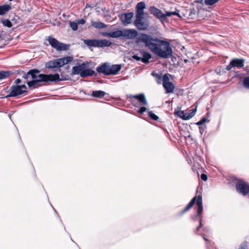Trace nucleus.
<instances>
[{"label":"nucleus","instance_id":"1","mask_svg":"<svg viewBox=\"0 0 249 249\" xmlns=\"http://www.w3.org/2000/svg\"><path fill=\"white\" fill-rule=\"evenodd\" d=\"M123 37L128 39L136 38L137 44L143 43L152 52L160 57L168 58L172 55V49L170 43L167 41L146 34L140 33L138 35V32L134 29L124 30Z\"/></svg>","mask_w":249,"mask_h":249},{"label":"nucleus","instance_id":"2","mask_svg":"<svg viewBox=\"0 0 249 249\" xmlns=\"http://www.w3.org/2000/svg\"><path fill=\"white\" fill-rule=\"evenodd\" d=\"M40 71L36 69H32L28 71V74L30 75V79H33L32 81H28L27 84L28 86L34 88L41 86L39 84L41 82H56L61 81L62 79H60L59 75L57 73L54 74H39Z\"/></svg>","mask_w":249,"mask_h":249},{"label":"nucleus","instance_id":"3","mask_svg":"<svg viewBox=\"0 0 249 249\" xmlns=\"http://www.w3.org/2000/svg\"><path fill=\"white\" fill-rule=\"evenodd\" d=\"M121 68L122 65L120 64L109 65L107 63H104L98 67L96 70L98 72L103 73L105 75H110L117 74Z\"/></svg>","mask_w":249,"mask_h":249},{"label":"nucleus","instance_id":"4","mask_svg":"<svg viewBox=\"0 0 249 249\" xmlns=\"http://www.w3.org/2000/svg\"><path fill=\"white\" fill-rule=\"evenodd\" d=\"M83 42L88 46L89 48H90L91 47L104 48L106 47H109L112 44V43L109 40L106 39H84Z\"/></svg>","mask_w":249,"mask_h":249},{"label":"nucleus","instance_id":"5","mask_svg":"<svg viewBox=\"0 0 249 249\" xmlns=\"http://www.w3.org/2000/svg\"><path fill=\"white\" fill-rule=\"evenodd\" d=\"M196 202V205L198 207L197 210V216H199L203 211L202 199L201 195H199L197 198L196 196L194 197L188 204L187 206L182 211L181 213H183L190 210L195 204Z\"/></svg>","mask_w":249,"mask_h":249},{"label":"nucleus","instance_id":"6","mask_svg":"<svg viewBox=\"0 0 249 249\" xmlns=\"http://www.w3.org/2000/svg\"><path fill=\"white\" fill-rule=\"evenodd\" d=\"M48 41L50 45L57 51H67L70 47V45L60 42L52 36H49Z\"/></svg>","mask_w":249,"mask_h":249},{"label":"nucleus","instance_id":"7","mask_svg":"<svg viewBox=\"0 0 249 249\" xmlns=\"http://www.w3.org/2000/svg\"><path fill=\"white\" fill-rule=\"evenodd\" d=\"M134 25L140 31L147 30L149 27V22L143 19V16H135Z\"/></svg>","mask_w":249,"mask_h":249},{"label":"nucleus","instance_id":"8","mask_svg":"<svg viewBox=\"0 0 249 249\" xmlns=\"http://www.w3.org/2000/svg\"><path fill=\"white\" fill-rule=\"evenodd\" d=\"M27 92V90L20 89L19 85H13L10 87V90L8 91L9 94L4 97V98H8L17 97Z\"/></svg>","mask_w":249,"mask_h":249},{"label":"nucleus","instance_id":"9","mask_svg":"<svg viewBox=\"0 0 249 249\" xmlns=\"http://www.w3.org/2000/svg\"><path fill=\"white\" fill-rule=\"evenodd\" d=\"M237 191L244 196L249 193V184L241 180H240L236 184Z\"/></svg>","mask_w":249,"mask_h":249},{"label":"nucleus","instance_id":"10","mask_svg":"<svg viewBox=\"0 0 249 249\" xmlns=\"http://www.w3.org/2000/svg\"><path fill=\"white\" fill-rule=\"evenodd\" d=\"M162 85L166 93L173 92L175 89L174 85L169 81V78L166 74H164L163 76Z\"/></svg>","mask_w":249,"mask_h":249},{"label":"nucleus","instance_id":"11","mask_svg":"<svg viewBox=\"0 0 249 249\" xmlns=\"http://www.w3.org/2000/svg\"><path fill=\"white\" fill-rule=\"evenodd\" d=\"M245 60L244 59L236 58L232 59L230 64L227 66L226 70L230 71L233 67H237L239 69L242 68L244 66Z\"/></svg>","mask_w":249,"mask_h":249},{"label":"nucleus","instance_id":"12","mask_svg":"<svg viewBox=\"0 0 249 249\" xmlns=\"http://www.w3.org/2000/svg\"><path fill=\"white\" fill-rule=\"evenodd\" d=\"M149 11L151 14L159 19L162 22L165 20L166 18L165 14L162 13L160 10L155 6H151L149 8Z\"/></svg>","mask_w":249,"mask_h":249},{"label":"nucleus","instance_id":"13","mask_svg":"<svg viewBox=\"0 0 249 249\" xmlns=\"http://www.w3.org/2000/svg\"><path fill=\"white\" fill-rule=\"evenodd\" d=\"M133 16L134 14L132 12L124 13L121 15L120 20L124 25H127L132 22Z\"/></svg>","mask_w":249,"mask_h":249},{"label":"nucleus","instance_id":"14","mask_svg":"<svg viewBox=\"0 0 249 249\" xmlns=\"http://www.w3.org/2000/svg\"><path fill=\"white\" fill-rule=\"evenodd\" d=\"M59 59L51 60L45 64V67L47 69H53L61 67Z\"/></svg>","mask_w":249,"mask_h":249},{"label":"nucleus","instance_id":"15","mask_svg":"<svg viewBox=\"0 0 249 249\" xmlns=\"http://www.w3.org/2000/svg\"><path fill=\"white\" fill-rule=\"evenodd\" d=\"M145 8V3L143 1H141L137 3L136 10L135 16H144V9Z\"/></svg>","mask_w":249,"mask_h":249},{"label":"nucleus","instance_id":"16","mask_svg":"<svg viewBox=\"0 0 249 249\" xmlns=\"http://www.w3.org/2000/svg\"><path fill=\"white\" fill-rule=\"evenodd\" d=\"M87 68V65L85 63H83L77 66H74L72 69V74H79L81 76L82 72L84 69Z\"/></svg>","mask_w":249,"mask_h":249},{"label":"nucleus","instance_id":"17","mask_svg":"<svg viewBox=\"0 0 249 249\" xmlns=\"http://www.w3.org/2000/svg\"><path fill=\"white\" fill-rule=\"evenodd\" d=\"M132 98L136 99L141 104V105L147 106L148 103L143 94H139L135 95H131Z\"/></svg>","mask_w":249,"mask_h":249},{"label":"nucleus","instance_id":"18","mask_svg":"<svg viewBox=\"0 0 249 249\" xmlns=\"http://www.w3.org/2000/svg\"><path fill=\"white\" fill-rule=\"evenodd\" d=\"M141 54L142 55V62L145 64H147L149 62V59L152 58L151 54L143 50H141L140 52Z\"/></svg>","mask_w":249,"mask_h":249},{"label":"nucleus","instance_id":"19","mask_svg":"<svg viewBox=\"0 0 249 249\" xmlns=\"http://www.w3.org/2000/svg\"><path fill=\"white\" fill-rule=\"evenodd\" d=\"M12 9L11 4H4L0 5V16L6 14Z\"/></svg>","mask_w":249,"mask_h":249},{"label":"nucleus","instance_id":"20","mask_svg":"<svg viewBox=\"0 0 249 249\" xmlns=\"http://www.w3.org/2000/svg\"><path fill=\"white\" fill-rule=\"evenodd\" d=\"M91 25L92 27L96 29H102L107 27V25L102 22H97L94 21H91Z\"/></svg>","mask_w":249,"mask_h":249},{"label":"nucleus","instance_id":"21","mask_svg":"<svg viewBox=\"0 0 249 249\" xmlns=\"http://www.w3.org/2000/svg\"><path fill=\"white\" fill-rule=\"evenodd\" d=\"M94 71L90 69H84L83 71L82 72L81 77L85 78L87 76H92L94 74Z\"/></svg>","mask_w":249,"mask_h":249},{"label":"nucleus","instance_id":"22","mask_svg":"<svg viewBox=\"0 0 249 249\" xmlns=\"http://www.w3.org/2000/svg\"><path fill=\"white\" fill-rule=\"evenodd\" d=\"M59 59L61 63V66L63 67L64 65L71 62L73 60V58L72 56H66Z\"/></svg>","mask_w":249,"mask_h":249},{"label":"nucleus","instance_id":"23","mask_svg":"<svg viewBox=\"0 0 249 249\" xmlns=\"http://www.w3.org/2000/svg\"><path fill=\"white\" fill-rule=\"evenodd\" d=\"M106 94V92L102 90H93L92 92L91 96L97 98H102Z\"/></svg>","mask_w":249,"mask_h":249},{"label":"nucleus","instance_id":"24","mask_svg":"<svg viewBox=\"0 0 249 249\" xmlns=\"http://www.w3.org/2000/svg\"><path fill=\"white\" fill-rule=\"evenodd\" d=\"M111 37L112 38H118L121 36H123V31L117 30L113 32H111Z\"/></svg>","mask_w":249,"mask_h":249},{"label":"nucleus","instance_id":"25","mask_svg":"<svg viewBox=\"0 0 249 249\" xmlns=\"http://www.w3.org/2000/svg\"><path fill=\"white\" fill-rule=\"evenodd\" d=\"M10 74L11 73L9 71H0V80L8 77Z\"/></svg>","mask_w":249,"mask_h":249},{"label":"nucleus","instance_id":"26","mask_svg":"<svg viewBox=\"0 0 249 249\" xmlns=\"http://www.w3.org/2000/svg\"><path fill=\"white\" fill-rule=\"evenodd\" d=\"M1 22L2 23L4 26L8 28H11L12 26V23H11L10 20H9L8 19H2L1 20Z\"/></svg>","mask_w":249,"mask_h":249},{"label":"nucleus","instance_id":"27","mask_svg":"<svg viewBox=\"0 0 249 249\" xmlns=\"http://www.w3.org/2000/svg\"><path fill=\"white\" fill-rule=\"evenodd\" d=\"M244 87L246 89H249V76L245 77L243 80Z\"/></svg>","mask_w":249,"mask_h":249},{"label":"nucleus","instance_id":"28","mask_svg":"<svg viewBox=\"0 0 249 249\" xmlns=\"http://www.w3.org/2000/svg\"><path fill=\"white\" fill-rule=\"evenodd\" d=\"M70 26L73 31H76L78 29V23L74 21H70Z\"/></svg>","mask_w":249,"mask_h":249},{"label":"nucleus","instance_id":"29","mask_svg":"<svg viewBox=\"0 0 249 249\" xmlns=\"http://www.w3.org/2000/svg\"><path fill=\"white\" fill-rule=\"evenodd\" d=\"M179 11H176L175 12H166L165 13L166 17H171L172 15H177L178 17H181L178 13Z\"/></svg>","mask_w":249,"mask_h":249},{"label":"nucleus","instance_id":"30","mask_svg":"<svg viewBox=\"0 0 249 249\" xmlns=\"http://www.w3.org/2000/svg\"><path fill=\"white\" fill-rule=\"evenodd\" d=\"M218 0H205L204 3L206 5L211 6L216 3Z\"/></svg>","mask_w":249,"mask_h":249},{"label":"nucleus","instance_id":"31","mask_svg":"<svg viewBox=\"0 0 249 249\" xmlns=\"http://www.w3.org/2000/svg\"><path fill=\"white\" fill-rule=\"evenodd\" d=\"M177 115H178L180 118L184 119L186 120V113H185L183 111H178L176 113Z\"/></svg>","mask_w":249,"mask_h":249},{"label":"nucleus","instance_id":"32","mask_svg":"<svg viewBox=\"0 0 249 249\" xmlns=\"http://www.w3.org/2000/svg\"><path fill=\"white\" fill-rule=\"evenodd\" d=\"M148 116L152 120L154 121H157L159 119V117L153 113L151 111H149L148 113Z\"/></svg>","mask_w":249,"mask_h":249},{"label":"nucleus","instance_id":"33","mask_svg":"<svg viewBox=\"0 0 249 249\" xmlns=\"http://www.w3.org/2000/svg\"><path fill=\"white\" fill-rule=\"evenodd\" d=\"M189 113H186V120H189L190 118H192L195 115V113L193 112H192L191 110L189 111Z\"/></svg>","mask_w":249,"mask_h":249},{"label":"nucleus","instance_id":"34","mask_svg":"<svg viewBox=\"0 0 249 249\" xmlns=\"http://www.w3.org/2000/svg\"><path fill=\"white\" fill-rule=\"evenodd\" d=\"M207 119L205 117L202 118L199 121L196 123L197 125H201L206 122H207Z\"/></svg>","mask_w":249,"mask_h":249},{"label":"nucleus","instance_id":"35","mask_svg":"<svg viewBox=\"0 0 249 249\" xmlns=\"http://www.w3.org/2000/svg\"><path fill=\"white\" fill-rule=\"evenodd\" d=\"M146 110V108L145 107H142L141 108L137 111L138 113L141 114H143Z\"/></svg>","mask_w":249,"mask_h":249},{"label":"nucleus","instance_id":"36","mask_svg":"<svg viewBox=\"0 0 249 249\" xmlns=\"http://www.w3.org/2000/svg\"><path fill=\"white\" fill-rule=\"evenodd\" d=\"M247 242H244L240 245L239 249H247Z\"/></svg>","mask_w":249,"mask_h":249},{"label":"nucleus","instance_id":"37","mask_svg":"<svg viewBox=\"0 0 249 249\" xmlns=\"http://www.w3.org/2000/svg\"><path fill=\"white\" fill-rule=\"evenodd\" d=\"M132 57L133 59H134L135 60H136L137 61H142V57H140V56H139L137 54L133 55L132 56Z\"/></svg>","mask_w":249,"mask_h":249},{"label":"nucleus","instance_id":"38","mask_svg":"<svg viewBox=\"0 0 249 249\" xmlns=\"http://www.w3.org/2000/svg\"><path fill=\"white\" fill-rule=\"evenodd\" d=\"M85 22L86 20L83 18L78 20L77 22V23H78V24H84L85 23Z\"/></svg>","mask_w":249,"mask_h":249},{"label":"nucleus","instance_id":"39","mask_svg":"<svg viewBox=\"0 0 249 249\" xmlns=\"http://www.w3.org/2000/svg\"><path fill=\"white\" fill-rule=\"evenodd\" d=\"M201 178L203 180L206 181L207 180V176L205 174H202L201 175Z\"/></svg>","mask_w":249,"mask_h":249},{"label":"nucleus","instance_id":"40","mask_svg":"<svg viewBox=\"0 0 249 249\" xmlns=\"http://www.w3.org/2000/svg\"><path fill=\"white\" fill-rule=\"evenodd\" d=\"M22 77L25 79H30V75L28 74V72L26 73H24L22 76Z\"/></svg>","mask_w":249,"mask_h":249},{"label":"nucleus","instance_id":"41","mask_svg":"<svg viewBox=\"0 0 249 249\" xmlns=\"http://www.w3.org/2000/svg\"><path fill=\"white\" fill-rule=\"evenodd\" d=\"M111 32H104L103 33V35L105 36H108L111 37Z\"/></svg>","mask_w":249,"mask_h":249},{"label":"nucleus","instance_id":"42","mask_svg":"<svg viewBox=\"0 0 249 249\" xmlns=\"http://www.w3.org/2000/svg\"><path fill=\"white\" fill-rule=\"evenodd\" d=\"M203 239L204 240H205L207 242V247L209 249V244H210L211 242L208 239L205 238L204 236H203Z\"/></svg>","mask_w":249,"mask_h":249},{"label":"nucleus","instance_id":"43","mask_svg":"<svg viewBox=\"0 0 249 249\" xmlns=\"http://www.w3.org/2000/svg\"><path fill=\"white\" fill-rule=\"evenodd\" d=\"M199 129L200 133L201 134H202L203 133V131L204 130V127H203V126H201V125H199Z\"/></svg>","mask_w":249,"mask_h":249},{"label":"nucleus","instance_id":"44","mask_svg":"<svg viewBox=\"0 0 249 249\" xmlns=\"http://www.w3.org/2000/svg\"><path fill=\"white\" fill-rule=\"evenodd\" d=\"M21 83V80L19 78L17 79L15 81V83L16 85H18V84H20Z\"/></svg>","mask_w":249,"mask_h":249},{"label":"nucleus","instance_id":"45","mask_svg":"<svg viewBox=\"0 0 249 249\" xmlns=\"http://www.w3.org/2000/svg\"><path fill=\"white\" fill-rule=\"evenodd\" d=\"M202 226V220L201 219H200V222H199V225L198 227H197V228H196V231H198L199 229Z\"/></svg>","mask_w":249,"mask_h":249},{"label":"nucleus","instance_id":"46","mask_svg":"<svg viewBox=\"0 0 249 249\" xmlns=\"http://www.w3.org/2000/svg\"><path fill=\"white\" fill-rule=\"evenodd\" d=\"M20 89H25L26 90V86L25 85L19 86Z\"/></svg>","mask_w":249,"mask_h":249},{"label":"nucleus","instance_id":"47","mask_svg":"<svg viewBox=\"0 0 249 249\" xmlns=\"http://www.w3.org/2000/svg\"><path fill=\"white\" fill-rule=\"evenodd\" d=\"M196 1L199 3H202L203 0H196Z\"/></svg>","mask_w":249,"mask_h":249},{"label":"nucleus","instance_id":"48","mask_svg":"<svg viewBox=\"0 0 249 249\" xmlns=\"http://www.w3.org/2000/svg\"><path fill=\"white\" fill-rule=\"evenodd\" d=\"M191 111H192V112H194L195 113L196 111V108L193 109L191 110Z\"/></svg>","mask_w":249,"mask_h":249},{"label":"nucleus","instance_id":"49","mask_svg":"<svg viewBox=\"0 0 249 249\" xmlns=\"http://www.w3.org/2000/svg\"><path fill=\"white\" fill-rule=\"evenodd\" d=\"M60 79H62L61 81L64 80H66V78H65V79H61V78H60Z\"/></svg>","mask_w":249,"mask_h":249},{"label":"nucleus","instance_id":"50","mask_svg":"<svg viewBox=\"0 0 249 249\" xmlns=\"http://www.w3.org/2000/svg\"><path fill=\"white\" fill-rule=\"evenodd\" d=\"M9 1H12V0H9Z\"/></svg>","mask_w":249,"mask_h":249}]
</instances>
